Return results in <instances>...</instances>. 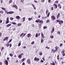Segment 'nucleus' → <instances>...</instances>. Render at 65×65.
Segmentation results:
<instances>
[{"label":"nucleus","mask_w":65,"mask_h":65,"mask_svg":"<svg viewBox=\"0 0 65 65\" xmlns=\"http://www.w3.org/2000/svg\"><path fill=\"white\" fill-rule=\"evenodd\" d=\"M31 36V34H27V37H30Z\"/></svg>","instance_id":"obj_10"},{"label":"nucleus","mask_w":65,"mask_h":65,"mask_svg":"<svg viewBox=\"0 0 65 65\" xmlns=\"http://www.w3.org/2000/svg\"><path fill=\"white\" fill-rule=\"evenodd\" d=\"M43 41V40L42 39H41V43H42Z\"/></svg>","instance_id":"obj_51"},{"label":"nucleus","mask_w":65,"mask_h":65,"mask_svg":"<svg viewBox=\"0 0 65 65\" xmlns=\"http://www.w3.org/2000/svg\"><path fill=\"white\" fill-rule=\"evenodd\" d=\"M38 20H36V23H38L39 22V20H40V19H38Z\"/></svg>","instance_id":"obj_19"},{"label":"nucleus","mask_w":65,"mask_h":65,"mask_svg":"<svg viewBox=\"0 0 65 65\" xmlns=\"http://www.w3.org/2000/svg\"><path fill=\"white\" fill-rule=\"evenodd\" d=\"M6 23V24H8V23H9V19L8 18V17L7 18V19Z\"/></svg>","instance_id":"obj_6"},{"label":"nucleus","mask_w":65,"mask_h":65,"mask_svg":"<svg viewBox=\"0 0 65 65\" xmlns=\"http://www.w3.org/2000/svg\"><path fill=\"white\" fill-rule=\"evenodd\" d=\"M11 41H12V39H10L9 41L8 42V43H9V42H11Z\"/></svg>","instance_id":"obj_29"},{"label":"nucleus","mask_w":65,"mask_h":65,"mask_svg":"<svg viewBox=\"0 0 65 65\" xmlns=\"http://www.w3.org/2000/svg\"><path fill=\"white\" fill-rule=\"evenodd\" d=\"M2 36V33L1 32H0V37H1Z\"/></svg>","instance_id":"obj_55"},{"label":"nucleus","mask_w":65,"mask_h":65,"mask_svg":"<svg viewBox=\"0 0 65 65\" xmlns=\"http://www.w3.org/2000/svg\"><path fill=\"white\" fill-rule=\"evenodd\" d=\"M25 60V58H23L22 60V62H24V60Z\"/></svg>","instance_id":"obj_37"},{"label":"nucleus","mask_w":65,"mask_h":65,"mask_svg":"<svg viewBox=\"0 0 65 65\" xmlns=\"http://www.w3.org/2000/svg\"><path fill=\"white\" fill-rule=\"evenodd\" d=\"M50 22V20H47L46 22V23H48V22Z\"/></svg>","instance_id":"obj_30"},{"label":"nucleus","mask_w":65,"mask_h":65,"mask_svg":"<svg viewBox=\"0 0 65 65\" xmlns=\"http://www.w3.org/2000/svg\"><path fill=\"white\" fill-rule=\"evenodd\" d=\"M60 20H56V22H57V23H59V22H60Z\"/></svg>","instance_id":"obj_44"},{"label":"nucleus","mask_w":65,"mask_h":65,"mask_svg":"<svg viewBox=\"0 0 65 65\" xmlns=\"http://www.w3.org/2000/svg\"><path fill=\"white\" fill-rule=\"evenodd\" d=\"M9 55L11 56V57H12L13 56V55H12V54H10Z\"/></svg>","instance_id":"obj_40"},{"label":"nucleus","mask_w":65,"mask_h":65,"mask_svg":"<svg viewBox=\"0 0 65 65\" xmlns=\"http://www.w3.org/2000/svg\"><path fill=\"white\" fill-rule=\"evenodd\" d=\"M48 12V11L47 10H46V14H47V13Z\"/></svg>","instance_id":"obj_33"},{"label":"nucleus","mask_w":65,"mask_h":65,"mask_svg":"<svg viewBox=\"0 0 65 65\" xmlns=\"http://www.w3.org/2000/svg\"><path fill=\"white\" fill-rule=\"evenodd\" d=\"M4 47H2L1 48V51H2V50H3L4 49Z\"/></svg>","instance_id":"obj_60"},{"label":"nucleus","mask_w":65,"mask_h":65,"mask_svg":"<svg viewBox=\"0 0 65 65\" xmlns=\"http://www.w3.org/2000/svg\"><path fill=\"white\" fill-rule=\"evenodd\" d=\"M6 13H7V14H12V13H14V12L12 11H10L8 12L6 11H5Z\"/></svg>","instance_id":"obj_1"},{"label":"nucleus","mask_w":65,"mask_h":65,"mask_svg":"<svg viewBox=\"0 0 65 65\" xmlns=\"http://www.w3.org/2000/svg\"><path fill=\"white\" fill-rule=\"evenodd\" d=\"M61 63H62V64H64V62H63V61H61Z\"/></svg>","instance_id":"obj_57"},{"label":"nucleus","mask_w":65,"mask_h":65,"mask_svg":"<svg viewBox=\"0 0 65 65\" xmlns=\"http://www.w3.org/2000/svg\"><path fill=\"white\" fill-rule=\"evenodd\" d=\"M11 24H12L13 25H16L17 24H16V23L15 22H12V23Z\"/></svg>","instance_id":"obj_26"},{"label":"nucleus","mask_w":65,"mask_h":65,"mask_svg":"<svg viewBox=\"0 0 65 65\" xmlns=\"http://www.w3.org/2000/svg\"><path fill=\"white\" fill-rule=\"evenodd\" d=\"M60 13H58V15H57V19H58V18H59V16H60Z\"/></svg>","instance_id":"obj_12"},{"label":"nucleus","mask_w":65,"mask_h":65,"mask_svg":"<svg viewBox=\"0 0 65 65\" xmlns=\"http://www.w3.org/2000/svg\"><path fill=\"white\" fill-rule=\"evenodd\" d=\"M0 13H3L4 12L3 11H0Z\"/></svg>","instance_id":"obj_43"},{"label":"nucleus","mask_w":65,"mask_h":65,"mask_svg":"<svg viewBox=\"0 0 65 65\" xmlns=\"http://www.w3.org/2000/svg\"><path fill=\"white\" fill-rule=\"evenodd\" d=\"M50 13L49 12L48 13V14L47 16V17H49V15H50Z\"/></svg>","instance_id":"obj_41"},{"label":"nucleus","mask_w":65,"mask_h":65,"mask_svg":"<svg viewBox=\"0 0 65 65\" xmlns=\"http://www.w3.org/2000/svg\"><path fill=\"white\" fill-rule=\"evenodd\" d=\"M12 2V0H10L9 2V3H11Z\"/></svg>","instance_id":"obj_20"},{"label":"nucleus","mask_w":65,"mask_h":65,"mask_svg":"<svg viewBox=\"0 0 65 65\" xmlns=\"http://www.w3.org/2000/svg\"><path fill=\"white\" fill-rule=\"evenodd\" d=\"M41 24H39V27H41Z\"/></svg>","instance_id":"obj_28"},{"label":"nucleus","mask_w":65,"mask_h":65,"mask_svg":"<svg viewBox=\"0 0 65 65\" xmlns=\"http://www.w3.org/2000/svg\"><path fill=\"white\" fill-rule=\"evenodd\" d=\"M52 65H55V63L54 62H53L52 63Z\"/></svg>","instance_id":"obj_47"},{"label":"nucleus","mask_w":65,"mask_h":65,"mask_svg":"<svg viewBox=\"0 0 65 65\" xmlns=\"http://www.w3.org/2000/svg\"><path fill=\"white\" fill-rule=\"evenodd\" d=\"M42 54H43L42 52H40L39 53V54L40 56H41V55H42Z\"/></svg>","instance_id":"obj_24"},{"label":"nucleus","mask_w":65,"mask_h":65,"mask_svg":"<svg viewBox=\"0 0 65 65\" xmlns=\"http://www.w3.org/2000/svg\"><path fill=\"white\" fill-rule=\"evenodd\" d=\"M51 19L53 20H56V18L54 16H52L51 17Z\"/></svg>","instance_id":"obj_4"},{"label":"nucleus","mask_w":65,"mask_h":65,"mask_svg":"<svg viewBox=\"0 0 65 65\" xmlns=\"http://www.w3.org/2000/svg\"><path fill=\"white\" fill-rule=\"evenodd\" d=\"M24 32H23L21 34L20 36V37H22L23 36V35H24Z\"/></svg>","instance_id":"obj_22"},{"label":"nucleus","mask_w":65,"mask_h":65,"mask_svg":"<svg viewBox=\"0 0 65 65\" xmlns=\"http://www.w3.org/2000/svg\"><path fill=\"white\" fill-rule=\"evenodd\" d=\"M62 45H63V44L61 43L59 45V46H60V47H61V46H62Z\"/></svg>","instance_id":"obj_36"},{"label":"nucleus","mask_w":65,"mask_h":65,"mask_svg":"<svg viewBox=\"0 0 65 65\" xmlns=\"http://www.w3.org/2000/svg\"><path fill=\"white\" fill-rule=\"evenodd\" d=\"M46 28V26H44L43 28V29H45V28Z\"/></svg>","instance_id":"obj_56"},{"label":"nucleus","mask_w":65,"mask_h":65,"mask_svg":"<svg viewBox=\"0 0 65 65\" xmlns=\"http://www.w3.org/2000/svg\"><path fill=\"white\" fill-rule=\"evenodd\" d=\"M8 39V37H6L4 39L3 41H5V40H6V39Z\"/></svg>","instance_id":"obj_14"},{"label":"nucleus","mask_w":65,"mask_h":65,"mask_svg":"<svg viewBox=\"0 0 65 65\" xmlns=\"http://www.w3.org/2000/svg\"><path fill=\"white\" fill-rule=\"evenodd\" d=\"M27 63H28V64H31V61L30 60L28 59L27 60Z\"/></svg>","instance_id":"obj_3"},{"label":"nucleus","mask_w":65,"mask_h":65,"mask_svg":"<svg viewBox=\"0 0 65 65\" xmlns=\"http://www.w3.org/2000/svg\"><path fill=\"white\" fill-rule=\"evenodd\" d=\"M63 56H64L65 55V53H63Z\"/></svg>","instance_id":"obj_64"},{"label":"nucleus","mask_w":65,"mask_h":65,"mask_svg":"<svg viewBox=\"0 0 65 65\" xmlns=\"http://www.w3.org/2000/svg\"><path fill=\"white\" fill-rule=\"evenodd\" d=\"M21 43H20L18 44V46H19L21 45Z\"/></svg>","instance_id":"obj_45"},{"label":"nucleus","mask_w":65,"mask_h":65,"mask_svg":"<svg viewBox=\"0 0 65 65\" xmlns=\"http://www.w3.org/2000/svg\"><path fill=\"white\" fill-rule=\"evenodd\" d=\"M28 20L29 21H31V20H32V18H29L28 19Z\"/></svg>","instance_id":"obj_46"},{"label":"nucleus","mask_w":65,"mask_h":65,"mask_svg":"<svg viewBox=\"0 0 65 65\" xmlns=\"http://www.w3.org/2000/svg\"><path fill=\"white\" fill-rule=\"evenodd\" d=\"M56 51H57L56 50H54L53 51V53H56Z\"/></svg>","instance_id":"obj_54"},{"label":"nucleus","mask_w":65,"mask_h":65,"mask_svg":"<svg viewBox=\"0 0 65 65\" xmlns=\"http://www.w3.org/2000/svg\"><path fill=\"white\" fill-rule=\"evenodd\" d=\"M65 52V50H63L61 52V54H62L63 53H64Z\"/></svg>","instance_id":"obj_32"},{"label":"nucleus","mask_w":65,"mask_h":65,"mask_svg":"<svg viewBox=\"0 0 65 65\" xmlns=\"http://www.w3.org/2000/svg\"><path fill=\"white\" fill-rule=\"evenodd\" d=\"M57 34H58L59 35H61V33H60V31H58L57 32Z\"/></svg>","instance_id":"obj_31"},{"label":"nucleus","mask_w":65,"mask_h":65,"mask_svg":"<svg viewBox=\"0 0 65 65\" xmlns=\"http://www.w3.org/2000/svg\"><path fill=\"white\" fill-rule=\"evenodd\" d=\"M10 45V44L9 43H8L6 44L7 46H9Z\"/></svg>","instance_id":"obj_38"},{"label":"nucleus","mask_w":65,"mask_h":65,"mask_svg":"<svg viewBox=\"0 0 65 65\" xmlns=\"http://www.w3.org/2000/svg\"><path fill=\"white\" fill-rule=\"evenodd\" d=\"M5 63L6 64H8V61L7 60H5Z\"/></svg>","instance_id":"obj_9"},{"label":"nucleus","mask_w":65,"mask_h":65,"mask_svg":"<svg viewBox=\"0 0 65 65\" xmlns=\"http://www.w3.org/2000/svg\"><path fill=\"white\" fill-rule=\"evenodd\" d=\"M58 3V1H57L55 2V3Z\"/></svg>","instance_id":"obj_59"},{"label":"nucleus","mask_w":65,"mask_h":65,"mask_svg":"<svg viewBox=\"0 0 65 65\" xmlns=\"http://www.w3.org/2000/svg\"><path fill=\"white\" fill-rule=\"evenodd\" d=\"M51 10H54V8H53V7H52V8H51Z\"/></svg>","instance_id":"obj_52"},{"label":"nucleus","mask_w":65,"mask_h":65,"mask_svg":"<svg viewBox=\"0 0 65 65\" xmlns=\"http://www.w3.org/2000/svg\"><path fill=\"white\" fill-rule=\"evenodd\" d=\"M53 37H54L53 35L51 36L50 37L51 38H53Z\"/></svg>","instance_id":"obj_39"},{"label":"nucleus","mask_w":65,"mask_h":65,"mask_svg":"<svg viewBox=\"0 0 65 65\" xmlns=\"http://www.w3.org/2000/svg\"><path fill=\"white\" fill-rule=\"evenodd\" d=\"M59 55H58V56H57V60H59Z\"/></svg>","instance_id":"obj_48"},{"label":"nucleus","mask_w":65,"mask_h":65,"mask_svg":"<svg viewBox=\"0 0 65 65\" xmlns=\"http://www.w3.org/2000/svg\"><path fill=\"white\" fill-rule=\"evenodd\" d=\"M25 17H23V22H24V21H25Z\"/></svg>","instance_id":"obj_35"},{"label":"nucleus","mask_w":65,"mask_h":65,"mask_svg":"<svg viewBox=\"0 0 65 65\" xmlns=\"http://www.w3.org/2000/svg\"><path fill=\"white\" fill-rule=\"evenodd\" d=\"M34 43V41H32L31 43V44H33Z\"/></svg>","instance_id":"obj_53"},{"label":"nucleus","mask_w":65,"mask_h":65,"mask_svg":"<svg viewBox=\"0 0 65 65\" xmlns=\"http://www.w3.org/2000/svg\"><path fill=\"white\" fill-rule=\"evenodd\" d=\"M54 5V6H55L56 8H57V5L55 4Z\"/></svg>","instance_id":"obj_23"},{"label":"nucleus","mask_w":65,"mask_h":65,"mask_svg":"<svg viewBox=\"0 0 65 65\" xmlns=\"http://www.w3.org/2000/svg\"><path fill=\"white\" fill-rule=\"evenodd\" d=\"M44 0H41V3H43V2H44Z\"/></svg>","instance_id":"obj_25"},{"label":"nucleus","mask_w":65,"mask_h":65,"mask_svg":"<svg viewBox=\"0 0 65 65\" xmlns=\"http://www.w3.org/2000/svg\"><path fill=\"white\" fill-rule=\"evenodd\" d=\"M31 5H32L33 7H35V6H34V4H31Z\"/></svg>","instance_id":"obj_62"},{"label":"nucleus","mask_w":65,"mask_h":65,"mask_svg":"<svg viewBox=\"0 0 65 65\" xmlns=\"http://www.w3.org/2000/svg\"><path fill=\"white\" fill-rule=\"evenodd\" d=\"M15 18H16L17 19H21V18H20V16H16L15 17Z\"/></svg>","instance_id":"obj_13"},{"label":"nucleus","mask_w":65,"mask_h":65,"mask_svg":"<svg viewBox=\"0 0 65 65\" xmlns=\"http://www.w3.org/2000/svg\"><path fill=\"white\" fill-rule=\"evenodd\" d=\"M2 20H0V23H2Z\"/></svg>","instance_id":"obj_63"},{"label":"nucleus","mask_w":65,"mask_h":65,"mask_svg":"<svg viewBox=\"0 0 65 65\" xmlns=\"http://www.w3.org/2000/svg\"><path fill=\"white\" fill-rule=\"evenodd\" d=\"M63 21L62 20H60L59 23V25H61V24H63Z\"/></svg>","instance_id":"obj_5"},{"label":"nucleus","mask_w":65,"mask_h":65,"mask_svg":"<svg viewBox=\"0 0 65 65\" xmlns=\"http://www.w3.org/2000/svg\"><path fill=\"white\" fill-rule=\"evenodd\" d=\"M37 36H38V34L37 33L35 37H37Z\"/></svg>","instance_id":"obj_50"},{"label":"nucleus","mask_w":65,"mask_h":65,"mask_svg":"<svg viewBox=\"0 0 65 65\" xmlns=\"http://www.w3.org/2000/svg\"><path fill=\"white\" fill-rule=\"evenodd\" d=\"M55 50L56 51H57L58 50V48H59V47H57V46H56L55 47Z\"/></svg>","instance_id":"obj_16"},{"label":"nucleus","mask_w":65,"mask_h":65,"mask_svg":"<svg viewBox=\"0 0 65 65\" xmlns=\"http://www.w3.org/2000/svg\"><path fill=\"white\" fill-rule=\"evenodd\" d=\"M12 7H15V8L16 9H18V7H17V5H13L12 6Z\"/></svg>","instance_id":"obj_7"},{"label":"nucleus","mask_w":65,"mask_h":65,"mask_svg":"<svg viewBox=\"0 0 65 65\" xmlns=\"http://www.w3.org/2000/svg\"><path fill=\"white\" fill-rule=\"evenodd\" d=\"M34 60L35 61H39V58H37V57H35L34 59Z\"/></svg>","instance_id":"obj_2"},{"label":"nucleus","mask_w":65,"mask_h":65,"mask_svg":"<svg viewBox=\"0 0 65 65\" xmlns=\"http://www.w3.org/2000/svg\"><path fill=\"white\" fill-rule=\"evenodd\" d=\"M39 23L41 24H42V23H43V21L42 20H39Z\"/></svg>","instance_id":"obj_8"},{"label":"nucleus","mask_w":65,"mask_h":65,"mask_svg":"<svg viewBox=\"0 0 65 65\" xmlns=\"http://www.w3.org/2000/svg\"><path fill=\"white\" fill-rule=\"evenodd\" d=\"M1 8L3 10H5V8H4L2 7Z\"/></svg>","instance_id":"obj_34"},{"label":"nucleus","mask_w":65,"mask_h":65,"mask_svg":"<svg viewBox=\"0 0 65 65\" xmlns=\"http://www.w3.org/2000/svg\"><path fill=\"white\" fill-rule=\"evenodd\" d=\"M24 0H21L20 1V2H21L22 3H24Z\"/></svg>","instance_id":"obj_42"},{"label":"nucleus","mask_w":65,"mask_h":65,"mask_svg":"<svg viewBox=\"0 0 65 65\" xmlns=\"http://www.w3.org/2000/svg\"><path fill=\"white\" fill-rule=\"evenodd\" d=\"M41 36H42V37L43 38H45V37L44 36V35H43V34L42 32L41 33Z\"/></svg>","instance_id":"obj_11"},{"label":"nucleus","mask_w":65,"mask_h":65,"mask_svg":"<svg viewBox=\"0 0 65 65\" xmlns=\"http://www.w3.org/2000/svg\"><path fill=\"white\" fill-rule=\"evenodd\" d=\"M46 48H47L48 49H50V48L49 47H48L47 46L46 47Z\"/></svg>","instance_id":"obj_58"},{"label":"nucleus","mask_w":65,"mask_h":65,"mask_svg":"<svg viewBox=\"0 0 65 65\" xmlns=\"http://www.w3.org/2000/svg\"><path fill=\"white\" fill-rule=\"evenodd\" d=\"M54 28H53L52 29V33H53V32H54Z\"/></svg>","instance_id":"obj_21"},{"label":"nucleus","mask_w":65,"mask_h":65,"mask_svg":"<svg viewBox=\"0 0 65 65\" xmlns=\"http://www.w3.org/2000/svg\"><path fill=\"white\" fill-rule=\"evenodd\" d=\"M23 55H24V53H21L20 55H21V56H23Z\"/></svg>","instance_id":"obj_61"},{"label":"nucleus","mask_w":65,"mask_h":65,"mask_svg":"<svg viewBox=\"0 0 65 65\" xmlns=\"http://www.w3.org/2000/svg\"><path fill=\"white\" fill-rule=\"evenodd\" d=\"M11 25V24H8L7 25V27H9V26H10Z\"/></svg>","instance_id":"obj_18"},{"label":"nucleus","mask_w":65,"mask_h":65,"mask_svg":"<svg viewBox=\"0 0 65 65\" xmlns=\"http://www.w3.org/2000/svg\"><path fill=\"white\" fill-rule=\"evenodd\" d=\"M10 20H11V21H12L13 20V18L12 17H11L10 18Z\"/></svg>","instance_id":"obj_27"},{"label":"nucleus","mask_w":65,"mask_h":65,"mask_svg":"<svg viewBox=\"0 0 65 65\" xmlns=\"http://www.w3.org/2000/svg\"><path fill=\"white\" fill-rule=\"evenodd\" d=\"M34 2L35 3H38V2L36 1H34Z\"/></svg>","instance_id":"obj_49"},{"label":"nucleus","mask_w":65,"mask_h":65,"mask_svg":"<svg viewBox=\"0 0 65 65\" xmlns=\"http://www.w3.org/2000/svg\"><path fill=\"white\" fill-rule=\"evenodd\" d=\"M21 25L22 24H21V23H19L18 24V26H21Z\"/></svg>","instance_id":"obj_17"},{"label":"nucleus","mask_w":65,"mask_h":65,"mask_svg":"<svg viewBox=\"0 0 65 65\" xmlns=\"http://www.w3.org/2000/svg\"><path fill=\"white\" fill-rule=\"evenodd\" d=\"M22 57V56L21 55H19L18 56V58L20 59H21Z\"/></svg>","instance_id":"obj_15"}]
</instances>
